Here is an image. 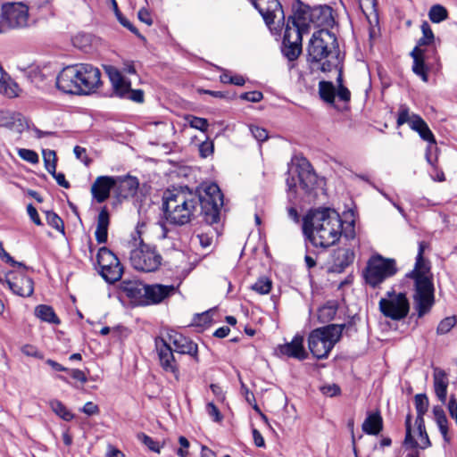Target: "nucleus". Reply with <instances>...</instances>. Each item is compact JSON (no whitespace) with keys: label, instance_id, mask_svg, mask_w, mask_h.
I'll return each instance as SVG.
<instances>
[{"label":"nucleus","instance_id":"a211bd4d","mask_svg":"<svg viewBox=\"0 0 457 457\" xmlns=\"http://www.w3.org/2000/svg\"><path fill=\"white\" fill-rule=\"evenodd\" d=\"M303 35L300 32L290 28H285L282 41V53L289 61L296 60L302 53Z\"/></svg>","mask_w":457,"mask_h":457},{"label":"nucleus","instance_id":"79ce46f5","mask_svg":"<svg viewBox=\"0 0 457 457\" xmlns=\"http://www.w3.org/2000/svg\"><path fill=\"white\" fill-rule=\"evenodd\" d=\"M213 309L202 313H195L193 318V324L198 327L209 326L213 320Z\"/></svg>","mask_w":457,"mask_h":457},{"label":"nucleus","instance_id":"f8f14e48","mask_svg":"<svg viewBox=\"0 0 457 457\" xmlns=\"http://www.w3.org/2000/svg\"><path fill=\"white\" fill-rule=\"evenodd\" d=\"M408 123L410 128L416 131L420 137L429 144H436V138L428 124L418 114L412 113L410 115V109L406 104H401L398 110L396 125L397 127Z\"/></svg>","mask_w":457,"mask_h":457},{"label":"nucleus","instance_id":"09e8293b","mask_svg":"<svg viewBox=\"0 0 457 457\" xmlns=\"http://www.w3.org/2000/svg\"><path fill=\"white\" fill-rule=\"evenodd\" d=\"M18 154L22 160L29 163L35 164L38 162V155L33 150L22 148L19 150Z\"/></svg>","mask_w":457,"mask_h":457},{"label":"nucleus","instance_id":"7c9ffc66","mask_svg":"<svg viewBox=\"0 0 457 457\" xmlns=\"http://www.w3.org/2000/svg\"><path fill=\"white\" fill-rule=\"evenodd\" d=\"M383 429V419L379 412L369 413L362 423V430L368 435H378Z\"/></svg>","mask_w":457,"mask_h":457},{"label":"nucleus","instance_id":"2f4dec72","mask_svg":"<svg viewBox=\"0 0 457 457\" xmlns=\"http://www.w3.org/2000/svg\"><path fill=\"white\" fill-rule=\"evenodd\" d=\"M35 316L44 322L58 325L61 323L54 308L47 304H39L35 308Z\"/></svg>","mask_w":457,"mask_h":457},{"label":"nucleus","instance_id":"49530a36","mask_svg":"<svg viewBox=\"0 0 457 457\" xmlns=\"http://www.w3.org/2000/svg\"><path fill=\"white\" fill-rule=\"evenodd\" d=\"M417 414H426L429 402L426 394H418L414 397Z\"/></svg>","mask_w":457,"mask_h":457},{"label":"nucleus","instance_id":"72a5a7b5","mask_svg":"<svg viewBox=\"0 0 457 457\" xmlns=\"http://www.w3.org/2000/svg\"><path fill=\"white\" fill-rule=\"evenodd\" d=\"M319 95L325 103L333 104L336 97V87L331 81L321 80L319 82Z\"/></svg>","mask_w":457,"mask_h":457},{"label":"nucleus","instance_id":"e433bc0d","mask_svg":"<svg viewBox=\"0 0 457 457\" xmlns=\"http://www.w3.org/2000/svg\"><path fill=\"white\" fill-rule=\"evenodd\" d=\"M50 407L56 415L65 421H71L74 418V415L59 400H52L50 402Z\"/></svg>","mask_w":457,"mask_h":457},{"label":"nucleus","instance_id":"bb28decb","mask_svg":"<svg viewBox=\"0 0 457 457\" xmlns=\"http://www.w3.org/2000/svg\"><path fill=\"white\" fill-rule=\"evenodd\" d=\"M411 56L413 58V65L412 71L424 82H428V68L425 64V61L429 60L428 54H426L425 52H419V47H414L411 52Z\"/></svg>","mask_w":457,"mask_h":457},{"label":"nucleus","instance_id":"864d4df0","mask_svg":"<svg viewBox=\"0 0 457 457\" xmlns=\"http://www.w3.org/2000/svg\"><path fill=\"white\" fill-rule=\"evenodd\" d=\"M438 429L446 443L450 442V436H448V420L447 417L438 419L435 420Z\"/></svg>","mask_w":457,"mask_h":457},{"label":"nucleus","instance_id":"a18cd8bd","mask_svg":"<svg viewBox=\"0 0 457 457\" xmlns=\"http://www.w3.org/2000/svg\"><path fill=\"white\" fill-rule=\"evenodd\" d=\"M43 158L45 167L49 173L54 172L56 170V154L54 150H43Z\"/></svg>","mask_w":457,"mask_h":457},{"label":"nucleus","instance_id":"f704fd0d","mask_svg":"<svg viewBox=\"0 0 457 457\" xmlns=\"http://www.w3.org/2000/svg\"><path fill=\"white\" fill-rule=\"evenodd\" d=\"M422 37L418 40L415 47H419V52H425L423 46L430 47L434 46L435 36L427 21L421 24Z\"/></svg>","mask_w":457,"mask_h":457},{"label":"nucleus","instance_id":"680f3d73","mask_svg":"<svg viewBox=\"0 0 457 457\" xmlns=\"http://www.w3.org/2000/svg\"><path fill=\"white\" fill-rule=\"evenodd\" d=\"M80 411L88 416H92L99 413V407L92 402H87Z\"/></svg>","mask_w":457,"mask_h":457},{"label":"nucleus","instance_id":"5701e85b","mask_svg":"<svg viewBox=\"0 0 457 457\" xmlns=\"http://www.w3.org/2000/svg\"><path fill=\"white\" fill-rule=\"evenodd\" d=\"M117 179L110 176H99L91 187V193L97 203H103L110 196L111 189L114 188Z\"/></svg>","mask_w":457,"mask_h":457},{"label":"nucleus","instance_id":"5fc2aeb1","mask_svg":"<svg viewBox=\"0 0 457 457\" xmlns=\"http://www.w3.org/2000/svg\"><path fill=\"white\" fill-rule=\"evenodd\" d=\"M262 98L263 95L261 91H250L240 95V99L252 103H258Z\"/></svg>","mask_w":457,"mask_h":457},{"label":"nucleus","instance_id":"393cba45","mask_svg":"<svg viewBox=\"0 0 457 457\" xmlns=\"http://www.w3.org/2000/svg\"><path fill=\"white\" fill-rule=\"evenodd\" d=\"M146 285L138 280H122L120 290L134 303L143 305Z\"/></svg>","mask_w":457,"mask_h":457},{"label":"nucleus","instance_id":"ddd939ff","mask_svg":"<svg viewBox=\"0 0 457 457\" xmlns=\"http://www.w3.org/2000/svg\"><path fill=\"white\" fill-rule=\"evenodd\" d=\"M154 345L161 368L163 371L171 373L175 380L179 381L180 378L179 365L174 354V349L162 337H155Z\"/></svg>","mask_w":457,"mask_h":457},{"label":"nucleus","instance_id":"c756f323","mask_svg":"<svg viewBox=\"0 0 457 457\" xmlns=\"http://www.w3.org/2000/svg\"><path fill=\"white\" fill-rule=\"evenodd\" d=\"M448 379L445 370L436 369L434 372V389L436 395L442 403H445L447 396Z\"/></svg>","mask_w":457,"mask_h":457},{"label":"nucleus","instance_id":"6e6d98bb","mask_svg":"<svg viewBox=\"0 0 457 457\" xmlns=\"http://www.w3.org/2000/svg\"><path fill=\"white\" fill-rule=\"evenodd\" d=\"M179 443L180 445V447L177 450V454L179 457H187L188 456V447L190 445L189 441L183 436H180L179 437Z\"/></svg>","mask_w":457,"mask_h":457},{"label":"nucleus","instance_id":"338daca9","mask_svg":"<svg viewBox=\"0 0 457 457\" xmlns=\"http://www.w3.org/2000/svg\"><path fill=\"white\" fill-rule=\"evenodd\" d=\"M67 372H69L74 379L81 382L82 384H85L87 381V378L84 371L79 369L69 370Z\"/></svg>","mask_w":457,"mask_h":457},{"label":"nucleus","instance_id":"f03ea898","mask_svg":"<svg viewBox=\"0 0 457 457\" xmlns=\"http://www.w3.org/2000/svg\"><path fill=\"white\" fill-rule=\"evenodd\" d=\"M342 230V219L329 208L312 210L303 219V236L315 247L327 249L336 245Z\"/></svg>","mask_w":457,"mask_h":457},{"label":"nucleus","instance_id":"f257e3e1","mask_svg":"<svg viewBox=\"0 0 457 457\" xmlns=\"http://www.w3.org/2000/svg\"><path fill=\"white\" fill-rule=\"evenodd\" d=\"M223 205V194L219 186L211 183L199 187L195 191L187 187L167 190L162 197V211L165 220L171 225L183 226L196 217L197 207L203 220L212 225L220 221V207Z\"/></svg>","mask_w":457,"mask_h":457},{"label":"nucleus","instance_id":"4c0bfd02","mask_svg":"<svg viewBox=\"0 0 457 457\" xmlns=\"http://www.w3.org/2000/svg\"><path fill=\"white\" fill-rule=\"evenodd\" d=\"M429 20L433 23H440L448 18V12L441 4H434L428 12Z\"/></svg>","mask_w":457,"mask_h":457},{"label":"nucleus","instance_id":"0eeeda50","mask_svg":"<svg viewBox=\"0 0 457 457\" xmlns=\"http://www.w3.org/2000/svg\"><path fill=\"white\" fill-rule=\"evenodd\" d=\"M398 271L395 259L384 258L378 254L372 256L367 262L363 270L366 284L377 288L386 279L395 276Z\"/></svg>","mask_w":457,"mask_h":457},{"label":"nucleus","instance_id":"c03bdc74","mask_svg":"<svg viewBox=\"0 0 457 457\" xmlns=\"http://www.w3.org/2000/svg\"><path fill=\"white\" fill-rule=\"evenodd\" d=\"M456 323H457V316H455V315L449 316V317L443 319L437 325L436 334L437 335L447 334L456 325Z\"/></svg>","mask_w":457,"mask_h":457},{"label":"nucleus","instance_id":"603ef678","mask_svg":"<svg viewBox=\"0 0 457 457\" xmlns=\"http://www.w3.org/2000/svg\"><path fill=\"white\" fill-rule=\"evenodd\" d=\"M332 8L329 6H325L320 10V15L323 17L321 24L326 25L328 27H332L335 21L332 16Z\"/></svg>","mask_w":457,"mask_h":457},{"label":"nucleus","instance_id":"58836bf2","mask_svg":"<svg viewBox=\"0 0 457 457\" xmlns=\"http://www.w3.org/2000/svg\"><path fill=\"white\" fill-rule=\"evenodd\" d=\"M329 325L337 327L336 331L340 334V337L343 336L344 331L347 337H352L353 334L357 333L356 316L351 317L346 323Z\"/></svg>","mask_w":457,"mask_h":457},{"label":"nucleus","instance_id":"13d9d810","mask_svg":"<svg viewBox=\"0 0 457 457\" xmlns=\"http://www.w3.org/2000/svg\"><path fill=\"white\" fill-rule=\"evenodd\" d=\"M75 156L82 161L87 166L91 163V159L86 155V149L79 145H76L73 149Z\"/></svg>","mask_w":457,"mask_h":457},{"label":"nucleus","instance_id":"9b49d317","mask_svg":"<svg viewBox=\"0 0 457 457\" xmlns=\"http://www.w3.org/2000/svg\"><path fill=\"white\" fill-rule=\"evenodd\" d=\"M96 262L100 268L99 274L109 284L120 280L123 267L119 258L107 247L99 248Z\"/></svg>","mask_w":457,"mask_h":457},{"label":"nucleus","instance_id":"4468645a","mask_svg":"<svg viewBox=\"0 0 457 457\" xmlns=\"http://www.w3.org/2000/svg\"><path fill=\"white\" fill-rule=\"evenodd\" d=\"M79 95H88L96 91L102 84L99 69L87 63L77 64Z\"/></svg>","mask_w":457,"mask_h":457},{"label":"nucleus","instance_id":"ea45409f","mask_svg":"<svg viewBox=\"0 0 457 457\" xmlns=\"http://www.w3.org/2000/svg\"><path fill=\"white\" fill-rule=\"evenodd\" d=\"M272 288V281L267 277H261L251 286V289L260 295H267Z\"/></svg>","mask_w":457,"mask_h":457},{"label":"nucleus","instance_id":"a19ab883","mask_svg":"<svg viewBox=\"0 0 457 457\" xmlns=\"http://www.w3.org/2000/svg\"><path fill=\"white\" fill-rule=\"evenodd\" d=\"M46 222L50 227L54 228L62 234L65 233L64 222L57 213L53 211H47L46 212Z\"/></svg>","mask_w":457,"mask_h":457},{"label":"nucleus","instance_id":"dca6fc26","mask_svg":"<svg viewBox=\"0 0 457 457\" xmlns=\"http://www.w3.org/2000/svg\"><path fill=\"white\" fill-rule=\"evenodd\" d=\"M2 18L11 29L25 28L29 21V8L21 3L4 4Z\"/></svg>","mask_w":457,"mask_h":457},{"label":"nucleus","instance_id":"cd10ccee","mask_svg":"<svg viewBox=\"0 0 457 457\" xmlns=\"http://www.w3.org/2000/svg\"><path fill=\"white\" fill-rule=\"evenodd\" d=\"M333 258V270L342 272L345 268L353 263L354 260V253L350 248H338L334 251Z\"/></svg>","mask_w":457,"mask_h":457},{"label":"nucleus","instance_id":"9d476101","mask_svg":"<svg viewBox=\"0 0 457 457\" xmlns=\"http://www.w3.org/2000/svg\"><path fill=\"white\" fill-rule=\"evenodd\" d=\"M379 311L392 320H402L407 317L410 312V302L405 293H395L394 289L386 292V297L381 298Z\"/></svg>","mask_w":457,"mask_h":457},{"label":"nucleus","instance_id":"4be33fe9","mask_svg":"<svg viewBox=\"0 0 457 457\" xmlns=\"http://www.w3.org/2000/svg\"><path fill=\"white\" fill-rule=\"evenodd\" d=\"M277 350L281 355L299 361H303L308 357V353L303 347V337L299 334H296L291 342L278 345Z\"/></svg>","mask_w":457,"mask_h":457},{"label":"nucleus","instance_id":"052dcab7","mask_svg":"<svg viewBox=\"0 0 457 457\" xmlns=\"http://www.w3.org/2000/svg\"><path fill=\"white\" fill-rule=\"evenodd\" d=\"M320 390L323 395L330 397L338 395L341 392L340 387L336 384L324 386L320 388Z\"/></svg>","mask_w":457,"mask_h":457},{"label":"nucleus","instance_id":"a878e982","mask_svg":"<svg viewBox=\"0 0 457 457\" xmlns=\"http://www.w3.org/2000/svg\"><path fill=\"white\" fill-rule=\"evenodd\" d=\"M288 27L291 30L297 29L302 35L307 33L310 27L308 12L303 8L294 11L293 15H290L287 21L286 28Z\"/></svg>","mask_w":457,"mask_h":457},{"label":"nucleus","instance_id":"6e6552de","mask_svg":"<svg viewBox=\"0 0 457 457\" xmlns=\"http://www.w3.org/2000/svg\"><path fill=\"white\" fill-rule=\"evenodd\" d=\"M137 233L140 236L138 230ZM129 260L134 269L143 272H154L161 266L162 257L154 245L145 244L139 237V243L130 252Z\"/></svg>","mask_w":457,"mask_h":457},{"label":"nucleus","instance_id":"c9c22d12","mask_svg":"<svg viewBox=\"0 0 457 457\" xmlns=\"http://www.w3.org/2000/svg\"><path fill=\"white\" fill-rule=\"evenodd\" d=\"M337 312V305L334 302H328L318 311V319L321 323H327L332 320Z\"/></svg>","mask_w":457,"mask_h":457},{"label":"nucleus","instance_id":"1a4fd4ad","mask_svg":"<svg viewBox=\"0 0 457 457\" xmlns=\"http://www.w3.org/2000/svg\"><path fill=\"white\" fill-rule=\"evenodd\" d=\"M112 88V96L120 99H127L132 102L142 104L145 101V92L142 89H132L131 81L125 78L114 66H104Z\"/></svg>","mask_w":457,"mask_h":457},{"label":"nucleus","instance_id":"8fccbe9b","mask_svg":"<svg viewBox=\"0 0 457 457\" xmlns=\"http://www.w3.org/2000/svg\"><path fill=\"white\" fill-rule=\"evenodd\" d=\"M189 124L192 128L199 129L203 132L206 131L209 126L208 120L204 118L191 116Z\"/></svg>","mask_w":457,"mask_h":457},{"label":"nucleus","instance_id":"423d86ee","mask_svg":"<svg viewBox=\"0 0 457 457\" xmlns=\"http://www.w3.org/2000/svg\"><path fill=\"white\" fill-rule=\"evenodd\" d=\"M336 330V326L328 324L315 328L309 334L308 347L315 358L321 360L328 356L335 345L340 340V334Z\"/></svg>","mask_w":457,"mask_h":457},{"label":"nucleus","instance_id":"37998d69","mask_svg":"<svg viewBox=\"0 0 457 457\" xmlns=\"http://www.w3.org/2000/svg\"><path fill=\"white\" fill-rule=\"evenodd\" d=\"M405 438L403 441V445L411 449L418 448V442L414 439V437L411 435V413L407 414L406 420H405Z\"/></svg>","mask_w":457,"mask_h":457},{"label":"nucleus","instance_id":"b1692460","mask_svg":"<svg viewBox=\"0 0 457 457\" xmlns=\"http://www.w3.org/2000/svg\"><path fill=\"white\" fill-rule=\"evenodd\" d=\"M117 184L114 186L117 197L120 199H127L136 195L139 181L137 178L132 176L117 177Z\"/></svg>","mask_w":457,"mask_h":457},{"label":"nucleus","instance_id":"e2e57ef3","mask_svg":"<svg viewBox=\"0 0 457 457\" xmlns=\"http://www.w3.org/2000/svg\"><path fill=\"white\" fill-rule=\"evenodd\" d=\"M206 410L208 414L214 418L215 421H220L222 420L220 411L213 403H207Z\"/></svg>","mask_w":457,"mask_h":457},{"label":"nucleus","instance_id":"2eb2a0df","mask_svg":"<svg viewBox=\"0 0 457 457\" xmlns=\"http://www.w3.org/2000/svg\"><path fill=\"white\" fill-rule=\"evenodd\" d=\"M250 2L258 10L270 29L276 21L278 26L285 24V13L278 0H250Z\"/></svg>","mask_w":457,"mask_h":457},{"label":"nucleus","instance_id":"f3484780","mask_svg":"<svg viewBox=\"0 0 457 457\" xmlns=\"http://www.w3.org/2000/svg\"><path fill=\"white\" fill-rule=\"evenodd\" d=\"M168 343L173 345L175 353L179 354H188L195 362H199L198 345L189 337L170 330L167 333Z\"/></svg>","mask_w":457,"mask_h":457},{"label":"nucleus","instance_id":"c85d7f7f","mask_svg":"<svg viewBox=\"0 0 457 457\" xmlns=\"http://www.w3.org/2000/svg\"><path fill=\"white\" fill-rule=\"evenodd\" d=\"M110 225V214L107 207L104 206L97 217V225L95 232L96 240L98 244H104L108 239V228Z\"/></svg>","mask_w":457,"mask_h":457},{"label":"nucleus","instance_id":"aec40b11","mask_svg":"<svg viewBox=\"0 0 457 457\" xmlns=\"http://www.w3.org/2000/svg\"><path fill=\"white\" fill-rule=\"evenodd\" d=\"M77 64L63 68L56 77V87L65 93L79 95Z\"/></svg>","mask_w":457,"mask_h":457},{"label":"nucleus","instance_id":"20e7f679","mask_svg":"<svg viewBox=\"0 0 457 457\" xmlns=\"http://www.w3.org/2000/svg\"><path fill=\"white\" fill-rule=\"evenodd\" d=\"M339 46L336 35L328 29L315 31L308 44L307 60L311 63H320L322 72H330L340 64Z\"/></svg>","mask_w":457,"mask_h":457},{"label":"nucleus","instance_id":"0e129e2a","mask_svg":"<svg viewBox=\"0 0 457 457\" xmlns=\"http://www.w3.org/2000/svg\"><path fill=\"white\" fill-rule=\"evenodd\" d=\"M27 212L30 218V220L37 226L42 225V221L39 218L37 209L33 206L32 204H28Z\"/></svg>","mask_w":457,"mask_h":457},{"label":"nucleus","instance_id":"412c9836","mask_svg":"<svg viewBox=\"0 0 457 457\" xmlns=\"http://www.w3.org/2000/svg\"><path fill=\"white\" fill-rule=\"evenodd\" d=\"M176 289V287L173 285H146V288L144 291L145 298L143 305L160 303L164 299L174 295Z\"/></svg>","mask_w":457,"mask_h":457},{"label":"nucleus","instance_id":"473e14b6","mask_svg":"<svg viewBox=\"0 0 457 457\" xmlns=\"http://www.w3.org/2000/svg\"><path fill=\"white\" fill-rule=\"evenodd\" d=\"M17 84L13 82L0 64V94L10 98L17 96Z\"/></svg>","mask_w":457,"mask_h":457},{"label":"nucleus","instance_id":"bf43d9fd","mask_svg":"<svg viewBox=\"0 0 457 457\" xmlns=\"http://www.w3.org/2000/svg\"><path fill=\"white\" fill-rule=\"evenodd\" d=\"M336 96L339 100L345 103L351 100V92L345 86L338 87L337 89H336Z\"/></svg>","mask_w":457,"mask_h":457},{"label":"nucleus","instance_id":"774afa93","mask_svg":"<svg viewBox=\"0 0 457 457\" xmlns=\"http://www.w3.org/2000/svg\"><path fill=\"white\" fill-rule=\"evenodd\" d=\"M22 352H23V353H25L28 356H32V357H35L37 359H43V357H44L43 353L41 352H39L38 350H37L32 345H25L22 348Z\"/></svg>","mask_w":457,"mask_h":457},{"label":"nucleus","instance_id":"3c124183","mask_svg":"<svg viewBox=\"0 0 457 457\" xmlns=\"http://www.w3.org/2000/svg\"><path fill=\"white\" fill-rule=\"evenodd\" d=\"M250 131H251L252 135L253 136V137L258 142H264L268 139V137H269L268 131L262 127L252 125L250 127Z\"/></svg>","mask_w":457,"mask_h":457},{"label":"nucleus","instance_id":"7ed1b4c3","mask_svg":"<svg viewBox=\"0 0 457 457\" xmlns=\"http://www.w3.org/2000/svg\"><path fill=\"white\" fill-rule=\"evenodd\" d=\"M429 244L419 242L418 253L413 269L406 278L413 280V305L418 319L429 313L435 303V287L430 262L424 258V253Z\"/></svg>","mask_w":457,"mask_h":457},{"label":"nucleus","instance_id":"39448f33","mask_svg":"<svg viewBox=\"0 0 457 457\" xmlns=\"http://www.w3.org/2000/svg\"><path fill=\"white\" fill-rule=\"evenodd\" d=\"M322 179H319L311 162L304 157L300 158L295 171L289 170L286 179L289 196L295 197L297 188L312 199L318 196V189Z\"/></svg>","mask_w":457,"mask_h":457},{"label":"nucleus","instance_id":"6ab92c4d","mask_svg":"<svg viewBox=\"0 0 457 457\" xmlns=\"http://www.w3.org/2000/svg\"><path fill=\"white\" fill-rule=\"evenodd\" d=\"M5 283L13 294L29 297L34 293V281L23 273L10 272L7 274Z\"/></svg>","mask_w":457,"mask_h":457},{"label":"nucleus","instance_id":"de8ad7c7","mask_svg":"<svg viewBox=\"0 0 457 457\" xmlns=\"http://www.w3.org/2000/svg\"><path fill=\"white\" fill-rule=\"evenodd\" d=\"M138 440H140L145 445H146L149 450L154 453H160V445L159 443L154 441L151 436L145 435V433H139L137 435Z\"/></svg>","mask_w":457,"mask_h":457},{"label":"nucleus","instance_id":"4d7b16f0","mask_svg":"<svg viewBox=\"0 0 457 457\" xmlns=\"http://www.w3.org/2000/svg\"><path fill=\"white\" fill-rule=\"evenodd\" d=\"M200 156L203 158L208 157L213 153V143L211 141H204L199 145Z\"/></svg>","mask_w":457,"mask_h":457},{"label":"nucleus","instance_id":"69168bd1","mask_svg":"<svg viewBox=\"0 0 457 457\" xmlns=\"http://www.w3.org/2000/svg\"><path fill=\"white\" fill-rule=\"evenodd\" d=\"M419 436L420 439V443H418V447L424 450L428 448L431 445V442L429 440L428 435L427 433V430L424 429L422 432H419Z\"/></svg>","mask_w":457,"mask_h":457}]
</instances>
